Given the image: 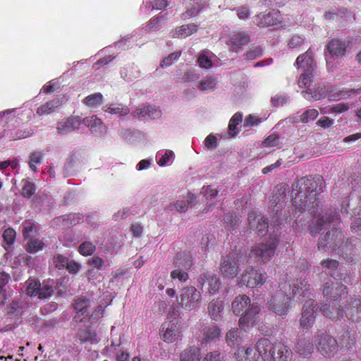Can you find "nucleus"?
<instances>
[{"instance_id": "1", "label": "nucleus", "mask_w": 361, "mask_h": 361, "mask_svg": "<svg viewBox=\"0 0 361 361\" xmlns=\"http://www.w3.org/2000/svg\"><path fill=\"white\" fill-rule=\"evenodd\" d=\"M323 178L319 175L303 176L298 179L292 187L293 205L295 209L293 217L308 211L313 215L310 233L312 236L317 235L326 223L334 222L339 219V214L335 209H329L317 215L320 201L319 195L322 192Z\"/></svg>"}, {"instance_id": "2", "label": "nucleus", "mask_w": 361, "mask_h": 361, "mask_svg": "<svg viewBox=\"0 0 361 361\" xmlns=\"http://www.w3.org/2000/svg\"><path fill=\"white\" fill-rule=\"evenodd\" d=\"M231 310L235 315H240L239 326L241 329L247 331L250 326L255 323L261 308L259 305L251 303L250 298L247 295H239L233 300Z\"/></svg>"}, {"instance_id": "3", "label": "nucleus", "mask_w": 361, "mask_h": 361, "mask_svg": "<svg viewBox=\"0 0 361 361\" xmlns=\"http://www.w3.org/2000/svg\"><path fill=\"white\" fill-rule=\"evenodd\" d=\"M257 348L264 355V361H290L292 351L283 342H271L266 338L257 341Z\"/></svg>"}, {"instance_id": "4", "label": "nucleus", "mask_w": 361, "mask_h": 361, "mask_svg": "<svg viewBox=\"0 0 361 361\" xmlns=\"http://www.w3.org/2000/svg\"><path fill=\"white\" fill-rule=\"evenodd\" d=\"M290 287L291 285L286 275L279 282L278 289L267 303L269 310L281 316H286L288 314L291 307V298L286 292Z\"/></svg>"}, {"instance_id": "5", "label": "nucleus", "mask_w": 361, "mask_h": 361, "mask_svg": "<svg viewBox=\"0 0 361 361\" xmlns=\"http://www.w3.org/2000/svg\"><path fill=\"white\" fill-rule=\"evenodd\" d=\"M288 192V185H278L274 190L269 206V212L271 216V221L275 225H280L283 219H287L286 213L283 214V208L285 207Z\"/></svg>"}, {"instance_id": "6", "label": "nucleus", "mask_w": 361, "mask_h": 361, "mask_svg": "<svg viewBox=\"0 0 361 361\" xmlns=\"http://www.w3.org/2000/svg\"><path fill=\"white\" fill-rule=\"evenodd\" d=\"M202 300V294L195 286H186L177 295L176 304L173 305V308L191 312L200 307Z\"/></svg>"}, {"instance_id": "7", "label": "nucleus", "mask_w": 361, "mask_h": 361, "mask_svg": "<svg viewBox=\"0 0 361 361\" xmlns=\"http://www.w3.org/2000/svg\"><path fill=\"white\" fill-rule=\"evenodd\" d=\"M280 240L276 234L271 235L265 243H258L252 247L250 255L259 258L263 263L269 262L275 255Z\"/></svg>"}, {"instance_id": "8", "label": "nucleus", "mask_w": 361, "mask_h": 361, "mask_svg": "<svg viewBox=\"0 0 361 361\" xmlns=\"http://www.w3.org/2000/svg\"><path fill=\"white\" fill-rule=\"evenodd\" d=\"M344 235L342 231L338 230V228H333L331 231H328L324 238H322L318 241V249L322 250L325 247H329L334 250H336L338 248L341 247V252L344 254L347 252L349 250V245H343L341 247V245L343 243ZM354 248H350V253L353 252Z\"/></svg>"}, {"instance_id": "9", "label": "nucleus", "mask_w": 361, "mask_h": 361, "mask_svg": "<svg viewBox=\"0 0 361 361\" xmlns=\"http://www.w3.org/2000/svg\"><path fill=\"white\" fill-rule=\"evenodd\" d=\"M26 293L30 297H37L40 300L50 298L54 293L52 285L49 281L41 283L39 281L29 279L26 281Z\"/></svg>"}, {"instance_id": "10", "label": "nucleus", "mask_w": 361, "mask_h": 361, "mask_svg": "<svg viewBox=\"0 0 361 361\" xmlns=\"http://www.w3.org/2000/svg\"><path fill=\"white\" fill-rule=\"evenodd\" d=\"M267 279V274L265 271L250 267L243 271L239 284L244 285L248 288H253L261 287Z\"/></svg>"}, {"instance_id": "11", "label": "nucleus", "mask_w": 361, "mask_h": 361, "mask_svg": "<svg viewBox=\"0 0 361 361\" xmlns=\"http://www.w3.org/2000/svg\"><path fill=\"white\" fill-rule=\"evenodd\" d=\"M317 311V305L313 299L308 298L305 301L302 307L300 320L302 329L308 330L313 326Z\"/></svg>"}, {"instance_id": "12", "label": "nucleus", "mask_w": 361, "mask_h": 361, "mask_svg": "<svg viewBox=\"0 0 361 361\" xmlns=\"http://www.w3.org/2000/svg\"><path fill=\"white\" fill-rule=\"evenodd\" d=\"M318 351L325 357H331L338 350L337 341L327 334L319 336L315 340Z\"/></svg>"}, {"instance_id": "13", "label": "nucleus", "mask_w": 361, "mask_h": 361, "mask_svg": "<svg viewBox=\"0 0 361 361\" xmlns=\"http://www.w3.org/2000/svg\"><path fill=\"white\" fill-rule=\"evenodd\" d=\"M219 269L224 277L233 279L238 275L239 271L238 257L234 251L222 257Z\"/></svg>"}, {"instance_id": "14", "label": "nucleus", "mask_w": 361, "mask_h": 361, "mask_svg": "<svg viewBox=\"0 0 361 361\" xmlns=\"http://www.w3.org/2000/svg\"><path fill=\"white\" fill-rule=\"evenodd\" d=\"M250 40L251 38L248 32L238 30L230 35L228 44L230 46L232 51L239 53Z\"/></svg>"}, {"instance_id": "15", "label": "nucleus", "mask_w": 361, "mask_h": 361, "mask_svg": "<svg viewBox=\"0 0 361 361\" xmlns=\"http://www.w3.org/2000/svg\"><path fill=\"white\" fill-rule=\"evenodd\" d=\"M322 293L328 299H332V302L338 301V298L348 293L347 288L341 282L328 281L323 285Z\"/></svg>"}, {"instance_id": "16", "label": "nucleus", "mask_w": 361, "mask_h": 361, "mask_svg": "<svg viewBox=\"0 0 361 361\" xmlns=\"http://www.w3.org/2000/svg\"><path fill=\"white\" fill-rule=\"evenodd\" d=\"M235 357L237 361H261L264 360V355L260 353L257 343L255 347H240L235 353Z\"/></svg>"}, {"instance_id": "17", "label": "nucleus", "mask_w": 361, "mask_h": 361, "mask_svg": "<svg viewBox=\"0 0 361 361\" xmlns=\"http://www.w3.org/2000/svg\"><path fill=\"white\" fill-rule=\"evenodd\" d=\"M352 322H358L361 320V298H350L345 305L344 317Z\"/></svg>"}, {"instance_id": "18", "label": "nucleus", "mask_w": 361, "mask_h": 361, "mask_svg": "<svg viewBox=\"0 0 361 361\" xmlns=\"http://www.w3.org/2000/svg\"><path fill=\"white\" fill-rule=\"evenodd\" d=\"M320 311L323 315L331 320L341 321L344 319V310L338 301H334L331 303H322L320 307Z\"/></svg>"}, {"instance_id": "19", "label": "nucleus", "mask_w": 361, "mask_h": 361, "mask_svg": "<svg viewBox=\"0 0 361 361\" xmlns=\"http://www.w3.org/2000/svg\"><path fill=\"white\" fill-rule=\"evenodd\" d=\"M178 323V321L176 319L166 322L161 325V335L165 342L173 343L180 336Z\"/></svg>"}, {"instance_id": "20", "label": "nucleus", "mask_w": 361, "mask_h": 361, "mask_svg": "<svg viewBox=\"0 0 361 361\" xmlns=\"http://www.w3.org/2000/svg\"><path fill=\"white\" fill-rule=\"evenodd\" d=\"M248 224L250 228L256 231L258 235H264L268 231V221L264 219L260 214L255 212H251L248 214Z\"/></svg>"}, {"instance_id": "21", "label": "nucleus", "mask_w": 361, "mask_h": 361, "mask_svg": "<svg viewBox=\"0 0 361 361\" xmlns=\"http://www.w3.org/2000/svg\"><path fill=\"white\" fill-rule=\"evenodd\" d=\"M313 52L309 48L305 53L299 55L295 61V66L298 68L306 72H314L316 63L313 59Z\"/></svg>"}, {"instance_id": "22", "label": "nucleus", "mask_w": 361, "mask_h": 361, "mask_svg": "<svg viewBox=\"0 0 361 361\" xmlns=\"http://www.w3.org/2000/svg\"><path fill=\"white\" fill-rule=\"evenodd\" d=\"M279 16V11L274 10L268 13H261L256 16L255 23L262 27L273 26L280 23Z\"/></svg>"}, {"instance_id": "23", "label": "nucleus", "mask_w": 361, "mask_h": 361, "mask_svg": "<svg viewBox=\"0 0 361 361\" xmlns=\"http://www.w3.org/2000/svg\"><path fill=\"white\" fill-rule=\"evenodd\" d=\"M199 283L202 287L207 286V291L212 294L216 293L220 286V280L219 277L209 272L201 274L199 279Z\"/></svg>"}, {"instance_id": "24", "label": "nucleus", "mask_w": 361, "mask_h": 361, "mask_svg": "<svg viewBox=\"0 0 361 361\" xmlns=\"http://www.w3.org/2000/svg\"><path fill=\"white\" fill-rule=\"evenodd\" d=\"M80 124L81 121L79 117L71 116L57 123V132L61 135L66 134L78 129Z\"/></svg>"}, {"instance_id": "25", "label": "nucleus", "mask_w": 361, "mask_h": 361, "mask_svg": "<svg viewBox=\"0 0 361 361\" xmlns=\"http://www.w3.org/2000/svg\"><path fill=\"white\" fill-rule=\"evenodd\" d=\"M89 302V300L85 298H80L75 301L73 304V307L75 312L74 320L76 322H82L84 319L88 316L89 312L87 307Z\"/></svg>"}, {"instance_id": "26", "label": "nucleus", "mask_w": 361, "mask_h": 361, "mask_svg": "<svg viewBox=\"0 0 361 361\" xmlns=\"http://www.w3.org/2000/svg\"><path fill=\"white\" fill-rule=\"evenodd\" d=\"M347 45L343 41L338 39H331L326 45V49L331 56H343L346 51Z\"/></svg>"}, {"instance_id": "27", "label": "nucleus", "mask_w": 361, "mask_h": 361, "mask_svg": "<svg viewBox=\"0 0 361 361\" xmlns=\"http://www.w3.org/2000/svg\"><path fill=\"white\" fill-rule=\"evenodd\" d=\"M173 264L176 268L189 271L194 264L191 254L188 252H182L176 255Z\"/></svg>"}, {"instance_id": "28", "label": "nucleus", "mask_w": 361, "mask_h": 361, "mask_svg": "<svg viewBox=\"0 0 361 361\" xmlns=\"http://www.w3.org/2000/svg\"><path fill=\"white\" fill-rule=\"evenodd\" d=\"M328 90L324 85H318L312 89L302 91V94L307 100H319L326 97Z\"/></svg>"}, {"instance_id": "29", "label": "nucleus", "mask_w": 361, "mask_h": 361, "mask_svg": "<svg viewBox=\"0 0 361 361\" xmlns=\"http://www.w3.org/2000/svg\"><path fill=\"white\" fill-rule=\"evenodd\" d=\"M203 338L202 342L207 343L211 341L218 340L221 336V329L215 324L212 326H205L203 328Z\"/></svg>"}, {"instance_id": "30", "label": "nucleus", "mask_w": 361, "mask_h": 361, "mask_svg": "<svg viewBox=\"0 0 361 361\" xmlns=\"http://www.w3.org/2000/svg\"><path fill=\"white\" fill-rule=\"evenodd\" d=\"M197 30V25L194 23L183 25L171 31L172 38H182L191 35Z\"/></svg>"}, {"instance_id": "31", "label": "nucleus", "mask_w": 361, "mask_h": 361, "mask_svg": "<svg viewBox=\"0 0 361 361\" xmlns=\"http://www.w3.org/2000/svg\"><path fill=\"white\" fill-rule=\"evenodd\" d=\"M310 285L307 281L296 280V282L292 285L293 295L296 296L299 294L300 296L302 295L303 298H309L310 295Z\"/></svg>"}, {"instance_id": "32", "label": "nucleus", "mask_w": 361, "mask_h": 361, "mask_svg": "<svg viewBox=\"0 0 361 361\" xmlns=\"http://www.w3.org/2000/svg\"><path fill=\"white\" fill-rule=\"evenodd\" d=\"M224 310L221 301H212L208 305V312L211 318L215 321H219L222 318V312Z\"/></svg>"}, {"instance_id": "33", "label": "nucleus", "mask_w": 361, "mask_h": 361, "mask_svg": "<svg viewBox=\"0 0 361 361\" xmlns=\"http://www.w3.org/2000/svg\"><path fill=\"white\" fill-rule=\"evenodd\" d=\"M200 349L195 346L186 348L180 355V361H200Z\"/></svg>"}, {"instance_id": "34", "label": "nucleus", "mask_w": 361, "mask_h": 361, "mask_svg": "<svg viewBox=\"0 0 361 361\" xmlns=\"http://www.w3.org/2000/svg\"><path fill=\"white\" fill-rule=\"evenodd\" d=\"M61 102L59 99H54L41 105L37 109V114L39 116L50 114L55 111L61 105Z\"/></svg>"}, {"instance_id": "35", "label": "nucleus", "mask_w": 361, "mask_h": 361, "mask_svg": "<svg viewBox=\"0 0 361 361\" xmlns=\"http://www.w3.org/2000/svg\"><path fill=\"white\" fill-rule=\"evenodd\" d=\"M22 233L25 239L32 238L36 235L39 231V226L35 222L31 221H25L22 224Z\"/></svg>"}, {"instance_id": "36", "label": "nucleus", "mask_w": 361, "mask_h": 361, "mask_svg": "<svg viewBox=\"0 0 361 361\" xmlns=\"http://www.w3.org/2000/svg\"><path fill=\"white\" fill-rule=\"evenodd\" d=\"M313 344L305 338L300 339L295 345L296 353L302 355H309L313 352Z\"/></svg>"}, {"instance_id": "37", "label": "nucleus", "mask_w": 361, "mask_h": 361, "mask_svg": "<svg viewBox=\"0 0 361 361\" xmlns=\"http://www.w3.org/2000/svg\"><path fill=\"white\" fill-rule=\"evenodd\" d=\"M242 121L243 114L240 112H236L231 118L228 123V134L230 137H233L238 134L237 126L242 123Z\"/></svg>"}, {"instance_id": "38", "label": "nucleus", "mask_w": 361, "mask_h": 361, "mask_svg": "<svg viewBox=\"0 0 361 361\" xmlns=\"http://www.w3.org/2000/svg\"><path fill=\"white\" fill-rule=\"evenodd\" d=\"M44 243L37 238H30L25 245V250L31 254L36 253L44 249Z\"/></svg>"}, {"instance_id": "39", "label": "nucleus", "mask_w": 361, "mask_h": 361, "mask_svg": "<svg viewBox=\"0 0 361 361\" xmlns=\"http://www.w3.org/2000/svg\"><path fill=\"white\" fill-rule=\"evenodd\" d=\"M216 85V79L213 77L203 78L199 82L198 88L202 91H214Z\"/></svg>"}, {"instance_id": "40", "label": "nucleus", "mask_w": 361, "mask_h": 361, "mask_svg": "<svg viewBox=\"0 0 361 361\" xmlns=\"http://www.w3.org/2000/svg\"><path fill=\"white\" fill-rule=\"evenodd\" d=\"M203 8V5L197 0H193L192 7L188 8L187 11L181 15L183 20H187L197 16L200 11Z\"/></svg>"}, {"instance_id": "41", "label": "nucleus", "mask_w": 361, "mask_h": 361, "mask_svg": "<svg viewBox=\"0 0 361 361\" xmlns=\"http://www.w3.org/2000/svg\"><path fill=\"white\" fill-rule=\"evenodd\" d=\"M95 332L90 329H80L78 332V338L81 343L93 342L96 340Z\"/></svg>"}, {"instance_id": "42", "label": "nucleus", "mask_w": 361, "mask_h": 361, "mask_svg": "<svg viewBox=\"0 0 361 361\" xmlns=\"http://www.w3.org/2000/svg\"><path fill=\"white\" fill-rule=\"evenodd\" d=\"M36 190V186L34 183L29 180H23V187L21 191V195L24 197H31Z\"/></svg>"}, {"instance_id": "43", "label": "nucleus", "mask_w": 361, "mask_h": 361, "mask_svg": "<svg viewBox=\"0 0 361 361\" xmlns=\"http://www.w3.org/2000/svg\"><path fill=\"white\" fill-rule=\"evenodd\" d=\"M103 96L101 93L88 95L83 99V102L89 106H97L102 103Z\"/></svg>"}, {"instance_id": "44", "label": "nucleus", "mask_w": 361, "mask_h": 361, "mask_svg": "<svg viewBox=\"0 0 361 361\" xmlns=\"http://www.w3.org/2000/svg\"><path fill=\"white\" fill-rule=\"evenodd\" d=\"M186 271L183 269L176 268L174 270L171 271V278L173 280L178 279L181 283L186 282L189 279V275Z\"/></svg>"}, {"instance_id": "45", "label": "nucleus", "mask_w": 361, "mask_h": 361, "mask_svg": "<svg viewBox=\"0 0 361 361\" xmlns=\"http://www.w3.org/2000/svg\"><path fill=\"white\" fill-rule=\"evenodd\" d=\"M96 250V246L91 242H83L78 247V252L83 256H90Z\"/></svg>"}, {"instance_id": "46", "label": "nucleus", "mask_w": 361, "mask_h": 361, "mask_svg": "<svg viewBox=\"0 0 361 361\" xmlns=\"http://www.w3.org/2000/svg\"><path fill=\"white\" fill-rule=\"evenodd\" d=\"M312 75L313 72L303 71V73L300 75L299 79L298 80V84L299 87H306L310 86L312 82Z\"/></svg>"}, {"instance_id": "47", "label": "nucleus", "mask_w": 361, "mask_h": 361, "mask_svg": "<svg viewBox=\"0 0 361 361\" xmlns=\"http://www.w3.org/2000/svg\"><path fill=\"white\" fill-rule=\"evenodd\" d=\"M318 116L319 112L317 109H308L300 116V121L303 123H307L310 121L314 120Z\"/></svg>"}, {"instance_id": "48", "label": "nucleus", "mask_w": 361, "mask_h": 361, "mask_svg": "<svg viewBox=\"0 0 361 361\" xmlns=\"http://www.w3.org/2000/svg\"><path fill=\"white\" fill-rule=\"evenodd\" d=\"M105 111L111 114H119L121 116H126L130 112L128 107L123 108L121 104L108 106Z\"/></svg>"}, {"instance_id": "49", "label": "nucleus", "mask_w": 361, "mask_h": 361, "mask_svg": "<svg viewBox=\"0 0 361 361\" xmlns=\"http://www.w3.org/2000/svg\"><path fill=\"white\" fill-rule=\"evenodd\" d=\"M240 331L237 328L231 329L226 335V341L229 346H234L239 337Z\"/></svg>"}, {"instance_id": "50", "label": "nucleus", "mask_w": 361, "mask_h": 361, "mask_svg": "<svg viewBox=\"0 0 361 361\" xmlns=\"http://www.w3.org/2000/svg\"><path fill=\"white\" fill-rule=\"evenodd\" d=\"M262 55V49L260 47H254L247 51L243 56L247 60H254Z\"/></svg>"}, {"instance_id": "51", "label": "nucleus", "mask_w": 361, "mask_h": 361, "mask_svg": "<svg viewBox=\"0 0 361 361\" xmlns=\"http://www.w3.org/2000/svg\"><path fill=\"white\" fill-rule=\"evenodd\" d=\"M181 51H175L165 57L160 63L161 67H167L171 65L174 61H177L181 55Z\"/></svg>"}, {"instance_id": "52", "label": "nucleus", "mask_w": 361, "mask_h": 361, "mask_svg": "<svg viewBox=\"0 0 361 361\" xmlns=\"http://www.w3.org/2000/svg\"><path fill=\"white\" fill-rule=\"evenodd\" d=\"M279 144V135L277 133H271L267 137L264 142L263 145L267 147H275Z\"/></svg>"}, {"instance_id": "53", "label": "nucleus", "mask_w": 361, "mask_h": 361, "mask_svg": "<svg viewBox=\"0 0 361 361\" xmlns=\"http://www.w3.org/2000/svg\"><path fill=\"white\" fill-rule=\"evenodd\" d=\"M16 233L15 230L12 228H6L3 233V238L4 242L8 245H11L14 243L16 240Z\"/></svg>"}, {"instance_id": "54", "label": "nucleus", "mask_w": 361, "mask_h": 361, "mask_svg": "<svg viewBox=\"0 0 361 361\" xmlns=\"http://www.w3.org/2000/svg\"><path fill=\"white\" fill-rule=\"evenodd\" d=\"M203 361H225L224 355L219 350L207 353L203 358Z\"/></svg>"}, {"instance_id": "55", "label": "nucleus", "mask_w": 361, "mask_h": 361, "mask_svg": "<svg viewBox=\"0 0 361 361\" xmlns=\"http://www.w3.org/2000/svg\"><path fill=\"white\" fill-rule=\"evenodd\" d=\"M68 262V259L66 257L59 254L55 255L53 258V263L59 269H62L66 267Z\"/></svg>"}, {"instance_id": "56", "label": "nucleus", "mask_w": 361, "mask_h": 361, "mask_svg": "<svg viewBox=\"0 0 361 361\" xmlns=\"http://www.w3.org/2000/svg\"><path fill=\"white\" fill-rule=\"evenodd\" d=\"M197 63L201 68H210L213 66L212 61L204 53L200 54Z\"/></svg>"}, {"instance_id": "57", "label": "nucleus", "mask_w": 361, "mask_h": 361, "mask_svg": "<svg viewBox=\"0 0 361 361\" xmlns=\"http://www.w3.org/2000/svg\"><path fill=\"white\" fill-rule=\"evenodd\" d=\"M83 123L90 128H93L96 126H99L102 124L100 118H97V116L93 115L90 117H86L83 120Z\"/></svg>"}, {"instance_id": "58", "label": "nucleus", "mask_w": 361, "mask_h": 361, "mask_svg": "<svg viewBox=\"0 0 361 361\" xmlns=\"http://www.w3.org/2000/svg\"><path fill=\"white\" fill-rule=\"evenodd\" d=\"M349 109V105L346 103H338L333 105L327 111L329 114L338 113L341 114Z\"/></svg>"}, {"instance_id": "59", "label": "nucleus", "mask_w": 361, "mask_h": 361, "mask_svg": "<svg viewBox=\"0 0 361 361\" xmlns=\"http://www.w3.org/2000/svg\"><path fill=\"white\" fill-rule=\"evenodd\" d=\"M321 265L327 269L335 270L339 265L338 261L334 259H326L321 262Z\"/></svg>"}, {"instance_id": "60", "label": "nucleus", "mask_w": 361, "mask_h": 361, "mask_svg": "<svg viewBox=\"0 0 361 361\" xmlns=\"http://www.w3.org/2000/svg\"><path fill=\"white\" fill-rule=\"evenodd\" d=\"M150 4L152 9L161 10L170 5L167 0H152Z\"/></svg>"}, {"instance_id": "61", "label": "nucleus", "mask_w": 361, "mask_h": 361, "mask_svg": "<svg viewBox=\"0 0 361 361\" xmlns=\"http://www.w3.org/2000/svg\"><path fill=\"white\" fill-rule=\"evenodd\" d=\"M233 11H236L238 17L241 20H245L250 16V10L245 6L235 8Z\"/></svg>"}, {"instance_id": "62", "label": "nucleus", "mask_w": 361, "mask_h": 361, "mask_svg": "<svg viewBox=\"0 0 361 361\" xmlns=\"http://www.w3.org/2000/svg\"><path fill=\"white\" fill-rule=\"evenodd\" d=\"M148 114L149 106L141 109H137L132 113V116L135 118L142 119L143 118L148 117Z\"/></svg>"}, {"instance_id": "63", "label": "nucleus", "mask_w": 361, "mask_h": 361, "mask_svg": "<svg viewBox=\"0 0 361 361\" xmlns=\"http://www.w3.org/2000/svg\"><path fill=\"white\" fill-rule=\"evenodd\" d=\"M161 17H153L147 25V30H157L160 29Z\"/></svg>"}, {"instance_id": "64", "label": "nucleus", "mask_w": 361, "mask_h": 361, "mask_svg": "<svg viewBox=\"0 0 361 361\" xmlns=\"http://www.w3.org/2000/svg\"><path fill=\"white\" fill-rule=\"evenodd\" d=\"M304 42L305 39L299 36H294L290 39L288 45L290 48L297 49L300 47L304 44Z\"/></svg>"}]
</instances>
